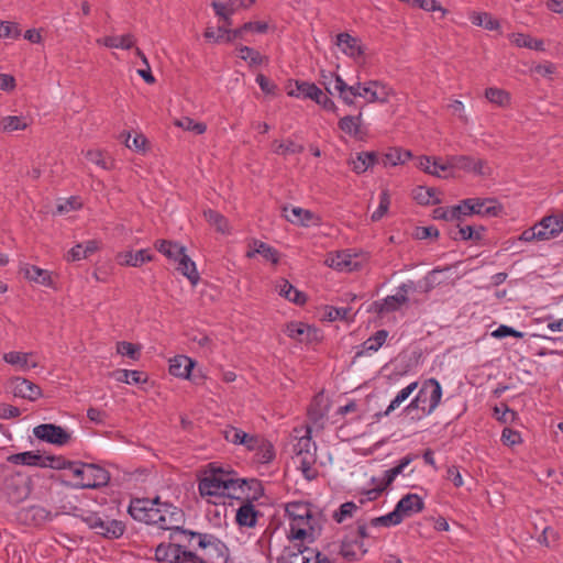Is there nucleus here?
Wrapping results in <instances>:
<instances>
[{
  "mask_svg": "<svg viewBox=\"0 0 563 563\" xmlns=\"http://www.w3.org/2000/svg\"><path fill=\"white\" fill-rule=\"evenodd\" d=\"M388 338L387 330H378L374 335L369 336L366 341L361 345V350L355 353L354 358H357L366 353L377 352L383 344L386 342Z\"/></svg>",
  "mask_w": 563,
  "mask_h": 563,
  "instance_id": "31",
  "label": "nucleus"
},
{
  "mask_svg": "<svg viewBox=\"0 0 563 563\" xmlns=\"http://www.w3.org/2000/svg\"><path fill=\"white\" fill-rule=\"evenodd\" d=\"M73 461L66 460L64 456L46 455L43 456L42 467H51L54 470H69L71 468Z\"/></svg>",
  "mask_w": 563,
  "mask_h": 563,
  "instance_id": "59",
  "label": "nucleus"
},
{
  "mask_svg": "<svg viewBox=\"0 0 563 563\" xmlns=\"http://www.w3.org/2000/svg\"><path fill=\"white\" fill-rule=\"evenodd\" d=\"M255 0H213L212 8L216 14L221 18L227 25L232 24L231 16L242 8H249Z\"/></svg>",
  "mask_w": 563,
  "mask_h": 563,
  "instance_id": "18",
  "label": "nucleus"
},
{
  "mask_svg": "<svg viewBox=\"0 0 563 563\" xmlns=\"http://www.w3.org/2000/svg\"><path fill=\"white\" fill-rule=\"evenodd\" d=\"M485 98L493 104L500 107V108H507L510 106V95L500 88L497 87H489L485 90Z\"/></svg>",
  "mask_w": 563,
  "mask_h": 563,
  "instance_id": "46",
  "label": "nucleus"
},
{
  "mask_svg": "<svg viewBox=\"0 0 563 563\" xmlns=\"http://www.w3.org/2000/svg\"><path fill=\"white\" fill-rule=\"evenodd\" d=\"M236 522L241 527H254L257 521V511L253 506V501H243L236 511Z\"/></svg>",
  "mask_w": 563,
  "mask_h": 563,
  "instance_id": "33",
  "label": "nucleus"
},
{
  "mask_svg": "<svg viewBox=\"0 0 563 563\" xmlns=\"http://www.w3.org/2000/svg\"><path fill=\"white\" fill-rule=\"evenodd\" d=\"M325 262L330 267L336 271L352 272L357 269L358 266L357 262L355 261V256H352L345 251L338 252L335 255H330Z\"/></svg>",
  "mask_w": 563,
  "mask_h": 563,
  "instance_id": "26",
  "label": "nucleus"
},
{
  "mask_svg": "<svg viewBox=\"0 0 563 563\" xmlns=\"http://www.w3.org/2000/svg\"><path fill=\"white\" fill-rule=\"evenodd\" d=\"M238 54L250 67H256L264 62V57L257 51L249 46H240Z\"/></svg>",
  "mask_w": 563,
  "mask_h": 563,
  "instance_id": "54",
  "label": "nucleus"
},
{
  "mask_svg": "<svg viewBox=\"0 0 563 563\" xmlns=\"http://www.w3.org/2000/svg\"><path fill=\"white\" fill-rule=\"evenodd\" d=\"M470 19L474 25L482 26L488 31L498 30L500 26L498 20L494 19L487 12L474 11L471 13Z\"/></svg>",
  "mask_w": 563,
  "mask_h": 563,
  "instance_id": "47",
  "label": "nucleus"
},
{
  "mask_svg": "<svg viewBox=\"0 0 563 563\" xmlns=\"http://www.w3.org/2000/svg\"><path fill=\"white\" fill-rule=\"evenodd\" d=\"M228 473L221 468L212 470L200 479L198 488L201 496L223 497L228 488Z\"/></svg>",
  "mask_w": 563,
  "mask_h": 563,
  "instance_id": "10",
  "label": "nucleus"
},
{
  "mask_svg": "<svg viewBox=\"0 0 563 563\" xmlns=\"http://www.w3.org/2000/svg\"><path fill=\"white\" fill-rule=\"evenodd\" d=\"M434 163L432 166V175L437 177L448 178L452 176L453 166L450 164V157L446 159L434 157Z\"/></svg>",
  "mask_w": 563,
  "mask_h": 563,
  "instance_id": "61",
  "label": "nucleus"
},
{
  "mask_svg": "<svg viewBox=\"0 0 563 563\" xmlns=\"http://www.w3.org/2000/svg\"><path fill=\"white\" fill-rule=\"evenodd\" d=\"M177 261V271L187 277L192 286H196L200 280L196 263L191 261V258L186 254V251L178 257Z\"/></svg>",
  "mask_w": 563,
  "mask_h": 563,
  "instance_id": "32",
  "label": "nucleus"
},
{
  "mask_svg": "<svg viewBox=\"0 0 563 563\" xmlns=\"http://www.w3.org/2000/svg\"><path fill=\"white\" fill-rule=\"evenodd\" d=\"M155 247L166 257L174 261H177L178 257L186 251L184 246L168 240H158L155 243Z\"/></svg>",
  "mask_w": 563,
  "mask_h": 563,
  "instance_id": "45",
  "label": "nucleus"
},
{
  "mask_svg": "<svg viewBox=\"0 0 563 563\" xmlns=\"http://www.w3.org/2000/svg\"><path fill=\"white\" fill-rule=\"evenodd\" d=\"M26 520H30L35 526H41L46 521H51L53 515L49 510L42 506H30L23 510Z\"/></svg>",
  "mask_w": 563,
  "mask_h": 563,
  "instance_id": "38",
  "label": "nucleus"
},
{
  "mask_svg": "<svg viewBox=\"0 0 563 563\" xmlns=\"http://www.w3.org/2000/svg\"><path fill=\"white\" fill-rule=\"evenodd\" d=\"M390 206V195L388 189H383L379 195V206L372 213V221H379L388 211Z\"/></svg>",
  "mask_w": 563,
  "mask_h": 563,
  "instance_id": "63",
  "label": "nucleus"
},
{
  "mask_svg": "<svg viewBox=\"0 0 563 563\" xmlns=\"http://www.w3.org/2000/svg\"><path fill=\"white\" fill-rule=\"evenodd\" d=\"M540 233H544L543 241L559 235L563 231V214H552L544 217L537 223Z\"/></svg>",
  "mask_w": 563,
  "mask_h": 563,
  "instance_id": "23",
  "label": "nucleus"
},
{
  "mask_svg": "<svg viewBox=\"0 0 563 563\" xmlns=\"http://www.w3.org/2000/svg\"><path fill=\"white\" fill-rule=\"evenodd\" d=\"M335 45L342 54L353 60H358L364 55L362 41L350 33H339L335 38Z\"/></svg>",
  "mask_w": 563,
  "mask_h": 563,
  "instance_id": "16",
  "label": "nucleus"
},
{
  "mask_svg": "<svg viewBox=\"0 0 563 563\" xmlns=\"http://www.w3.org/2000/svg\"><path fill=\"white\" fill-rule=\"evenodd\" d=\"M294 545L284 547V563H310L313 551L305 545V541H292Z\"/></svg>",
  "mask_w": 563,
  "mask_h": 563,
  "instance_id": "19",
  "label": "nucleus"
},
{
  "mask_svg": "<svg viewBox=\"0 0 563 563\" xmlns=\"http://www.w3.org/2000/svg\"><path fill=\"white\" fill-rule=\"evenodd\" d=\"M32 353H23V352H9L3 354V361L10 365L18 366L21 371L27 372L31 368L37 367L36 362H30L29 357Z\"/></svg>",
  "mask_w": 563,
  "mask_h": 563,
  "instance_id": "34",
  "label": "nucleus"
},
{
  "mask_svg": "<svg viewBox=\"0 0 563 563\" xmlns=\"http://www.w3.org/2000/svg\"><path fill=\"white\" fill-rule=\"evenodd\" d=\"M412 288V282L400 285L396 295L387 296L382 300L374 301L372 303V310L378 314H386L399 310L400 307L408 301L407 294Z\"/></svg>",
  "mask_w": 563,
  "mask_h": 563,
  "instance_id": "12",
  "label": "nucleus"
},
{
  "mask_svg": "<svg viewBox=\"0 0 563 563\" xmlns=\"http://www.w3.org/2000/svg\"><path fill=\"white\" fill-rule=\"evenodd\" d=\"M243 486V501H255L258 500L264 493L261 481L256 478L241 479Z\"/></svg>",
  "mask_w": 563,
  "mask_h": 563,
  "instance_id": "36",
  "label": "nucleus"
},
{
  "mask_svg": "<svg viewBox=\"0 0 563 563\" xmlns=\"http://www.w3.org/2000/svg\"><path fill=\"white\" fill-rule=\"evenodd\" d=\"M450 164L453 166V169L464 170L466 173H472L478 176L492 175V168L488 166L487 162L479 157L470 155H453L450 156Z\"/></svg>",
  "mask_w": 563,
  "mask_h": 563,
  "instance_id": "13",
  "label": "nucleus"
},
{
  "mask_svg": "<svg viewBox=\"0 0 563 563\" xmlns=\"http://www.w3.org/2000/svg\"><path fill=\"white\" fill-rule=\"evenodd\" d=\"M112 375L115 380L126 384H141L147 380V376L140 371L118 369Z\"/></svg>",
  "mask_w": 563,
  "mask_h": 563,
  "instance_id": "48",
  "label": "nucleus"
},
{
  "mask_svg": "<svg viewBox=\"0 0 563 563\" xmlns=\"http://www.w3.org/2000/svg\"><path fill=\"white\" fill-rule=\"evenodd\" d=\"M461 208V220L465 217H497L503 211V206L494 198H466L459 202Z\"/></svg>",
  "mask_w": 563,
  "mask_h": 563,
  "instance_id": "7",
  "label": "nucleus"
},
{
  "mask_svg": "<svg viewBox=\"0 0 563 563\" xmlns=\"http://www.w3.org/2000/svg\"><path fill=\"white\" fill-rule=\"evenodd\" d=\"M223 437L230 443L245 446L247 451H254L258 448V443H263V437L246 433L232 426H229L223 430Z\"/></svg>",
  "mask_w": 563,
  "mask_h": 563,
  "instance_id": "17",
  "label": "nucleus"
},
{
  "mask_svg": "<svg viewBox=\"0 0 563 563\" xmlns=\"http://www.w3.org/2000/svg\"><path fill=\"white\" fill-rule=\"evenodd\" d=\"M195 362L185 355H177L169 361V374L176 377L188 378Z\"/></svg>",
  "mask_w": 563,
  "mask_h": 563,
  "instance_id": "30",
  "label": "nucleus"
},
{
  "mask_svg": "<svg viewBox=\"0 0 563 563\" xmlns=\"http://www.w3.org/2000/svg\"><path fill=\"white\" fill-rule=\"evenodd\" d=\"M284 514L289 519V532L287 534L289 542L305 541L308 537H312L316 520L310 503H287L284 505Z\"/></svg>",
  "mask_w": 563,
  "mask_h": 563,
  "instance_id": "4",
  "label": "nucleus"
},
{
  "mask_svg": "<svg viewBox=\"0 0 563 563\" xmlns=\"http://www.w3.org/2000/svg\"><path fill=\"white\" fill-rule=\"evenodd\" d=\"M284 298L297 306H303L308 299L303 291L295 288L287 279H284Z\"/></svg>",
  "mask_w": 563,
  "mask_h": 563,
  "instance_id": "55",
  "label": "nucleus"
},
{
  "mask_svg": "<svg viewBox=\"0 0 563 563\" xmlns=\"http://www.w3.org/2000/svg\"><path fill=\"white\" fill-rule=\"evenodd\" d=\"M129 514L134 520L156 526L162 530L176 528L184 521V512L180 508L169 503H161L158 497L131 500Z\"/></svg>",
  "mask_w": 563,
  "mask_h": 563,
  "instance_id": "2",
  "label": "nucleus"
},
{
  "mask_svg": "<svg viewBox=\"0 0 563 563\" xmlns=\"http://www.w3.org/2000/svg\"><path fill=\"white\" fill-rule=\"evenodd\" d=\"M416 457V455L407 454L399 461L398 465L385 471L382 479L373 477L371 482L375 484V487L363 492V495H365L366 499L362 498L360 500L361 504H364L366 500H376L382 495V493L393 484L395 478L402 473L404 468L408 466Z\"/></svg>",
  "mask_w": 563,
  "mask_h": 563,
  "instance_id": "8",
  "label": "nucleus"
},
{
  "mask_svg": "<svg viewBox=\"0 0 563 563\" xmlns=\"http://www.w3.org/2000/svg\"><path fill=\"white\" fill-rule=\"evenodd\" d=\"M290 462L300 471L307 481L318 477L317 445L311 438V427L308 424L295 428L290 434Z\"/></svg>",
  "mask_w": 563,
  "mask_h": 563,
  "instance_id": "3",
  "label": "nucleus"
},
{
  "mask_svg": "<svg viewBox=\"0 0 563 563\" xmlns=\"http://www.w3.org/2000/svg\"><path fill=\"white\" fill-rule=\"evenodd\" d=\"M36 439L55 445H65L70 441V433L60 426L43 423L33 429Z\"/></svg>",
  "mask_w": 563,
  "mask_h": 563,
  "instance_id": "14",
  "label": "nucleus"
},
{
  "mask_svg": "<svg viewBox=\"0 0 563 563\" xmlns=\"http://www.w3.org/2000/svg\"><path fill=\"white\" fill-rule=\"evenodd\" d=\"M70 472L76 479V486L80 488L101 487L110 481L109 472L96 464L74 462Z\"/></svg>",
  "mask_w": 563,
  "mask_h": 563,
  "instance_id": "6",
  "label": "nucleus"
},
{
  "mask_svg": "<svg viewBox=\"0 0 563 563\" xmlns=\"http://www.w3.org/2000/svg\"><path fill=\"white\" fill-rule=\"evenodd\" d=\"M362 115H346L339 122L340 129L350 136H356L360 132Z\"/></svg>",
  "mask_w": 563,
  "mask_h": 563,
  "instance_id": "53",
  "label": "nucleus"
},
{
  "mask_svg": "<svg viewBox=\"0 0 563 563\" xmlns=\"http://www.w3.org/2000/svg\"><path fill=\"white\" fill-rule=\"evenodd\" d=\"M424 508L423 500L417 494H407L396 505V511L401 516V520L405 517H410L413 514L422 511Z\"/></svg>",
  "mask_w": 563,
  "mask_h": 563,
  "instance_id": "22",
  "label": "nucleus"
},
{
  "mask_svg": "<svg viewBox=\"0 0 563 563\" xmlns=\"http://www.w3.org/2000/svg\"><path fill=\"white\" fill-rule=\"evenodd\" d=\"M175 125L191 136L201 135L206 132L207 125L203 122L195 121L189 117H181L175 120Z\"/></svg>",
  "mask_w": 563,
  "mask_h": 563,
  "instance_id": "43",
  "label": "nucleus"
},
{
  "mask_svg": "<svg viewBox=\"0 0 563 563\" xmlns=\"http://www.w3.org/2000/svg\"><path fill=\"white\" fill-rule=\"evenodd\" d=\"M205 217L207 221L214 225L216 229L221 233H228L229 232V223L228 220L220 214L218 211L214 210H207L205 211Z\"/></svg>",
  "mask_w": 563,
  "mask_h": 563,
  "instance_id": "60",
  "label": "nucleus"
},
{
  "mask_svg": "<svg viewBox=\"0 0 563 563\" xmlns=\"http://www.w3.org/2000/svg\"><path fill=\"white\" fill-rule=\"evenodd\" d=\"M483 232L485 228L483 225H464L459 224L457 232L453 235L454 240L473 241L478 242L483 239Z\"/></svg>",
  "mask_w": 563,
  "mask_h": 563,
  "instance_id": "41",
  "label": "nucleus"
},
{
  "mask_svg": "<svg viewBox=\"0 0 563 563\" xmlns=\"http://www.w3.org/2000/svg\"><path fill=\"white\" fill-rule=\"evenodd\" d=\"M413 199L419 205H438L441 202L438 197V190L435 188H428L419 186L413 190Z\"/></svg>",
  "mask_w": 563,
  "mask_h": 563,
  "instance_id": "44",
  "label": "nucleus"
},
{
  "mask_svg": "<svg viewBox=\"0 0 563 563\" xmlns=\"http://www.w3.org/2000/svg\"><path fill=\"white\" fill-rule=\"evenodd\" d=\"M253 452H255L254 459L257 463L267 464L275 457V450L273 444L264 438L263 443H258V448H256Z\"/></svg>",
  "mask_w": 563,
  "mask_h": 563,
  "instance_id": "51",
  "label": "nucleus"
},
{
  "mask_svg": "<svg viewBox=\"0 0 563 563\" xmlns=\"http://www.w3.org/2000/svg\"><path fill=\"white\" fill-rule=\"evenodd\" d=\"M179 555L180 549L176 548L170 542L161 543L155 549V558L159 562L181 563Z\"/></svg>",
  "mask_w": 563,
  "mask_h": 563,
  "instance_id": "35",
  "label": "nucleus"
},
{
  "mask_svg": "<svg viewBox=\"0 0 563 563\" xmlns=\"http://www.w3.org/2000/svg\"><path fill=\"white\" fill-rule=\"evenodd\" d=\"M43 455L35 453L33 451L21 452L16 454H12L8 457V462L12 464H22L29 466H40L42 467Z\"/></svg>",
  "mask_w": 563,
  "mask_h": 563,
  "instance_id": "42",
  "label": "nucleus"
},
{
  "mask_svg": "<svg viewBox=\"0 0 563 563\" xmlns=\"http://www.w3.org/2000/svg\"><path fill=\"white\" fill-rule=\"evenodd\" d=\"M153 255L148 250H139L136 252L128 251L118 255V262L120 265L139 267L146 262H151Z\"/></svg>",
  "mask_w": 563,
  "mask_h": 563,
  "instance_id": "27",
  "label": "nucleus"
},
{
  "mask_svg": "<svg viewBox=\"0 0 563 563\" xmlns=\"http://www.w3.org/2000/svg\"><path fill=\"white\" fill-rule=\"evenodd\" d=\"M509 41L519 48H528L536 52H544V42L541 38L532 37L525 33H510L508 34Z\"/></svg>",
  "mask_w": 563,
  "mask_h": 563,
  "instance_id": "25",
  "label": "nucleus"
},
{
  "mask_svg": "<svg viewBox=\"0 0 563 563\" xmlns=\"http://www.w3.org/2000/svg\"><path fill=\"white\" fill-rule=\"evenodd\" d=\"M7 388L15 397H20L30 401H35L43 395L38 385L23 377H12L9 379Z\"/></svg>",
  "mask_w": 563,
  "mask_h": 563,
  "instance_id": "15",
  "label": "nucleus"
},
{
  "mask_svg": "<svg viewBox=\"0 0 563 563\" xmlns=\"http://www.w3.org/2000/svg\"><path fill=\"white\" fill-rule=\"evenodd\" d=\"M401 521H402L401 516L396 511V509H394L391 512H389L385 516L373 518L371 520V526H373V527H379V526L390 527V526H397Z\"/></svg>",
  "mask_w": 563,
  "mask_h": 563,
  "instance_id": "62",
  "label": "nucleus"
},
{
  "mask_svg": "<svg viewBox=\"0 0 563 563\" xmlns=\"http://www.w3.org/2000/svg\"><path fill=\"white\" fill-rule=\"evenodd\" d=\"M418 382H412L405 388H402L396 397L390 401L387 409L384 411V416L390 415L391 411H394L396 408H398L405 400L408 399V397L417 389Z\"/></svg>",
  "mask_w": 563,
  "mask_h": 563,
  "instance_id": "52",
  "label": "nucleus"
},
{
  "mask_svg": "<svg viewBox=\"0 0 563 563\" xmlns=\"http://www.w3.org/2000/svg\"><path fill=\"white\" fill-rule=\"evenodd\" d=\"M86 158L103 169H111L114 167V161L108 154L99 150H89L86 152Z\"/></svg>",
  "mask_w": 563,
  "mask_h": 563,
  "instance_id": "49",
  "label": "nucleus"
},
{
  "mask_svg": "<svg viewBox=\"0 0 563 563\" xmlns=\"http://www.w3.org/2000/svg\"><path fill=\"white\" fill-rule=\"evenodd\" d=\"M109 42V48L130 49L135 44V37L131 33L110 35Z\"/></svg>",
  "mask_w": 563,
  "mask_h": 563,
  "instance_id": "58",
  "label": "nucleus"
},
{
  "mask_svg": "<svg viewBox=\"0 0 563 563\" xmlns=\"http://www.w3.org/2000/svg\"><path fill=\"white\" fill-rule=\"evenodd\" d=\"M376 162V155L374 152L357 153L355 157H352L350 164L352 169L356 174L365 173L368 167L373 166Z\"/></svg>",
  "mask_w": 563,
  "mask_h": 563,
  "instance_id": "40",
  "label": "nucleus"
},
{
  "mask_svg": "<svg viewBox=\"0 0 563 563\" xmlns=\"http://www.w3.org/2000/svg\"><path fill=\"white\" fill-rule=\"evenodd\" d=\"M531 70L543 78L552 80L558 73V66L550 60H544L542 63L536 64Z\"/></svg>",
  "mask_w": 563,
  "mask_h": 563,
  "instance_id": "64",
  "label": "nucleus"
},
{
  "mask_svg": "<svg viewBox=\"0 0 563 563\" xmlns=\"http://www.w3.org/2000/svg\"><path fill=\"white\" fill-rule=\"evenodd\" d=\"M165 530H169V542L179 549H186L188 544H190L192 539H198L201 533L194 532L189 530L181 529L180 525H177L176 528H166Z\"/></svg>",
  "mask_w": 563,
  "mask_h": 563,
  "instance_id": "29",
  "label": "nucleus"
},
{
  "mask_svg": "<svg viewBox=\"0 0 563 563\" xmlns=\"http://www.w3.org/2000/svg\"><path fill=\"white\" fill-rule=\"evenodd\" d=\"M5 492L12 501L19 503L27 497L30 488L26 481L20 474H15L5 478Z\"/></svg>",
  "mask_w": 563,
  "mask_h": 563,
  "instance_id": "20",
  "label": "nucleus"
},
{
  "mask_svg": "<svg viewBox=\"0 0 563 563\" xmlns=\"http://www.w3.org/2000/svg\"><path fill=\"white\" fill-rule=\"evenodd\" d=\"M322 90L312 82H297L296 90H289L288 95L295 96L297 98L311 99L312 101H317Z\"/></svg>",
  "mask_w": 563,
  "mask_h": 563,
  "instance_id": "39",
  "label": "nucleus"
},
{
  "mask_svg": "<svg viewBox=\"0 0 563 563\" xmlns=\"http://www.w3.org/2000/svg\"><path fill=\"white\" fill-rule=\"evenodd\" d=\"M21 273L30 282H34V283H37L40 285L47 286V287H51L53 285L51 273L48 271L42 269L35 265L24 264L21 267Z\"/></svg>",
  "mask_w": 563,
  "mask_h": 563,
  "instance_id": "28",
  "label": "nucleus"
},
{
  "mask_svg": "<svg viewBox=\"0 0 563 563\" xmlns=\"http://www.w3.org/2000/svg\"><path fill=\"white\" fill-rule=\"evenodd\" d=\"M288 208L284 206V217L294 224L311 227L321 223L320 217L308 209L295 207L291 209V216L286 214Z\"/></svg>",
  "mask_w": 563,
  "mask_h": 563,
  "instance_id": "21",
  "label": "nucleus"
},
{
  "mask_svg": "<svg viewBox=\"0 0 563 563\" xmlns=\"http://www.w3.org/2000/svg\"><path fill=\"white\" fill-rule=\"evenodd\" d=\"M102 528H98L96 530L97 534H100L107 539H118L120 538L125 527L121 521L114 519H102Z\"/></svg>",
  "mask_w": 563,
  "mask_h": 563,
  "instance_id": "37",
  "label": "nucleus"
},
{
  "mask_svg": "<svg viewBox=\"0 0 563 563\" xmlns=\"http://www.w3.org/2000/svg\"><path fill=\"white\" fill-rule=\"evenodd\" d=\"M287 332L289 338L305 345H316L323 339L320 329L305 322L288 323Z\"/></svg>",
  "mask_w": 563,
  "mask_h": 563,
  "instance_id": "11",
  "label": "nucleus"
},
{
  "mask_svg": "<svg viewBox=\"0 0 563 563\" xmlns=\"http://www.w3.org/2000/svg\"><path fill=\"white\" fill-rule=\"evenodd\" d=\"M433 219L445 220V221H459L461 220V208L459 205L452 207H438L433 210Z\"/></svg>",
  "mask_w": 563,
  "mask_h": 563,
  "instance_id": "50",
  "label": "nucleus"
},
{
  "mask_svg": "<svg viewBox=\"0 0 563 563\" xmlns=\"http://www.w3.org/2000/svg\"><path fill=\"white\" fill-rule=\"evenodd\" d=\"M29 122L25 117L9 115L1 120V128L7 132H13L25 129Z\"/></svg>",
  "mask_w": 563,
  "mask_h": 563,
  "instance_id": "56",
  "label": "nucleus"
},
{
  "mask_svg": "<svg viewBox=\"0 0 563 563\" xmlns=\"http://www.w3.org/2000/svg\"><path fill=\"white\" fill-rule=\"evenodd\" d=\"M242 478L234 477L231 472L228 473V488H225V496L243 501V486Z\"/></svg>",
  "mask_w": 563,
  "mask_h": 563,
  "instance_id": "57",
  "label": "nucleus"
},
{
  "mask_svg": "<svg viewBox=\"0 0 563 563\" xmlns=\"http://www.w3.org/2000/svg\"><path fill=\"white\" fill-rule=\"evenodd\" d=\"M198 547L203 551L202 555L206 563H228L229 549L214 536L201 533Z\"/></svg>",
  "mask_w": 563,
  "mask_h": 563,
  "instance_id": "9",
  "label": "nucleus"
},
{
  "mask_svg": "<svg viewBox=\"0 0 563 563\" xmlns=\"http://www.w3.org/2000/svg\"><path fill=\"white\" fill-rule=\"evenodd\" d=\"M322 77L327 91L329 93L336 92L342 101L349 106L354 103L355 98H362L369 103H385L393 93V89L389 86L378 80H369L366 82L357 81L350 86L341 76L333 73H329Z\"/></svg>",
  "mask_w": 563,
  "mask_h": 563,
  "instance_id": "1",
  "label": "nucleus"
},
{
  "mask_svg": "<svg viewBox=\"0 0 563 563\" xmlns=\"http://www.w3.org/2000/svg\"><path fill=\"white\" fill-rule=\"evenodd\" d=\"M441 398L442 387L438 379H426L416 397L406 407V411L419 409L423 416H430L440 405Z\"/></svg>",
  "mask_w": 563,
  "mask_h": 563,
  "instance_id": "5",
  "label": "nucleus"
},
{
  "mask_svg": "<svg viewBox=\"0 0 563 563\" xmlns=\"http://www.w3.org/2000/svg\"><path fill=\"white\" fill-rule=\"evenodd\" d=\"M257 254L274 265H276L279 262V254L277 250L273 249L272 246L262 241L252 240V242L249 244L246 257L253 258Z\"/></svg>",
  "mask_w": 563,
  "mask_h": 563,
  "instance_id": "24",
  "label": "nucleus"
}]
</instances>
